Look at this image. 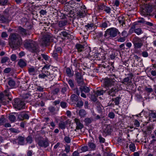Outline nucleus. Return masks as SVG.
I'll return each mask as SVG.
<instances>
[{
    "mask_svg": "<svg viewBox=\"0 0 156 156\" xmlns=\"http://www.w3.org/2000/svg\"><path fill=\"white\" fill-rule=\"evenodd\" d=\"M9 45L12 48H17L22 43V40L20 36L16 33H12L9 36Z\"/></svg>",
    "mask_w": 156,
    "mask_h": 156,
    "instance_id": "nucleus-1",
    "label": "nucleus"
},
{
    "mask_svg": "<svg viewBox=\"0 0 156 156\" xmlns=\"http://www.w3.org/2000/svg\"><path fill=\"white\" fill-rule=\"evenodd\" d=\"M25 48L32 53H37L39 51V47L37 43L31 39H27L24 41Z\"/></svg>",
    "mask_w": 156,
    "mask_h": 156,
    "instance_id": "nucleus-2",
    "label": "nucleus"
},
{
    "mask_svg": "<svg viewBox=\"0 0 156 156\" xmlns=\"http://www.w3.org/2000/svg\"><path fill=\"white\" fill-rule=\"evenodd\" d=\"M118 34H120L118 30L116 28L112 27L106 30L104 34V36L106 38L111 39L115 37Z\"/></svg>",
    "mask_w": 156,
    "mask_h": 156,
    "instance_id": "nucleus-3",
    "label": "nucleus"
},
{
    "mask_svg": "<svg viewBox=\"0 0 156 156\" xmlns=\"http://www.w3.org/2000/svg\"><path fill=\"white\" fill-rule=\"evenodd\" d=\"M9 90L10 88H9L8 86H7L6 89L4 91L5 94L2 93H0V102L3 105H5L9 102L8 99H9L10 101L12 100L11 98H9Z\"/></svg>",
    "mask_w": 156,
    "mask_h": 156,
    "instance_id": "nucleus-4",
    "label": "nucleus"
},
{
    "mask_svg": "<svg viewBox=\"0 0 156 156\" xmlns=\"http://www.w3.org/2000/svg\"><path fill=\"white\" fill-rule=\"evenodd\" d=\"M53 39L50 34H45L43 36L40 41V43L42 46H48L53 41Z\"/></svg>",
    "mask_w": 156,
    "mask_h": 156,
    "instance_id": "nucleus-5",
    "label": "nucleus"
},
{
    "mask_svg": "<svg viewBox=\"0 0 156 156\" xmlns=\"http://www.w3.org/2000/svg\"><path fill=\"white\" fill-rule=\"evenodd\" d=\"M13 107L19 110L24 109L25 108V103L24 102L19 98H15L12 102Z\"/></svg>",
    "mask_w": 156,
    "mask_h": 156,
    "instance_id": "nucleus-6",
    "label": "nucleus"
},
{
    "mask_svg": "<svg viewBox=\"0 0 156 156\" xmlns=\"http://www.w3.org/2000/svg\"><path fill=\"white\" fill-rule=\"evenodd\" d=\"M132 42L134 45V48L135 49H140L143 45V40L137 37H134L133 38Z\"/></svg>",
    "mask_w": 156,
    "mask_h": 156,
    "instance_id": "nucleus-7",
    "label": "nucleus"
},
{
    "mask_svg": "<svg viewBox=\"0 0 156 156\" xmlns=\"http://www.w3.org/2000/svg\"><path fill=\"white\" fill-rule=\"evenodd\" d=\"M115 76V74H113L111 76V78H105L104 80V85L106 87H108L113 85L115 81V80L113 77Z\"/></svg>",
    "mask_w": 156,
    "mask_h": 156,
    "instance_id": "nucleus-8",
    "label": "nucleus"
},
{
    "mask_svg": "<svg viewBox=\"0 0 156 156\" xmlns=\"http://www.w3.org/2000/svg\"><path fill=\"white\" fill-rule=\"evenodd\" d=\"M152 8L149 5H146L143 8L141 11L142 15L145 16H153L151 14L152 12Z\"/></svg>",
    "mask_w": 156,
    "mask_h": 156,
    "instance_id": "nucleus-9",
    "label": "nucleus"
},
{
    "mask_svg": "<svg viewBox=\"0 0 156 156\" xmlns=\"http://www.w3.org/2000/svg\"><path fill=\"white\" fill-rule=\"evenodd\" d=\"M106 93L108 94L112 97L115 96V94L119 91V88L117 86H115L111 88H108L107 90Z\"/></svg>",
    "mask_w": 156,
    "mask_h": 156,
    "instance_id": "nucleus-10",
    "label": "nucleus"
},
{
    "mask_svg": "<svg viewBox=\"0 0 156 156\" xmlns=\"http://www.w3.org/2000/svg\"><path fill=\"white\" fill-rule=\"evenodd\" d=\"M39 78L45 79L47 78L49 80H52L53 78V76L52 74H51L48 71H44V73H42L38 75Z\"/></svg>",
    "mask_w": 156,
    "mask_h": 156,
    "instance_id": "nucleus-11",
    "label": "nucleus"
},
{
    "mask_svg": "<svg viewBox=\"0 0 156 156\" xmlns=\"http://www.w3.org/2000/svg\"><path fill=\"white\" fill-rule=\"evenodd\" d=\"M79 89L80 90V93H81V97L84 98H86L87 96L85 94L83 93V92L85 93H88L90 91V89L89 88L85 86L84 85L82 87H79Z\"/></svg>",
    "mask_w": 156,
    "mask_h": 156,
    "instance_id": "nucleus-12",
    "label": "nucleus"
},
{
    "mask_svg": "<svg viewBox=\"0 0 156 156\" xmlns=\"http://www.w3.org/2000/svg\"><path fill=\"white\" fill-rule=\"evenodd\" d=\"M128 76L126 77L121 82V83L126 84L127 83L128 84H130L132 83V79L134 76L133 74L132 73L128 74Z\"/></svg>",
    "mask_w": 156,
    "mask_h": 156,
    "instance_id": "nucleus-13",
    "label": "nucleus"
},
{
    "mask_svg": "<svg viewBox=\"0 0 156 156\" xmlns=\"http://www.w3.org/2000/svg\"><path fill=\"white\" fill-rule=\"evenodd\" d=\"M38 144L41 147L46 148L48 147L49 144V140L47 138H46L43 140L38 141Z\"/></svg>",
    "mask_w": 156,
    "mask_h": 156,
    "instance_id": "nucleus-14",
    "label": "nucleus"
},
{
    "mask_svg": "<svg viewBox=\"0 0 156 156\" xmlns=\"http://www.w3.org/2000/svg\"><path fill=\"white\" fill-rule=\"evenodd\" d=\"M17 31L22 36H26L28 35V30L25 29L20 26L18 27Z\"/></svg>",
    "mask_w": 156,
    "mask_h": 156,
    "instance_id": "nucleus-15",
    "label": "nucleus"
},
{
    "mask_svg": "<svg viewBox=\"0 0 156 156\" xmlns=\"http://www.w3.org/2000/svg\"><path fill=\"white\" fill-rule=\"evenodd\" d=\"M74 121L76 124V129L75 130V131H76V129H81L83 127V125L81 123L80 120L76 118L74 119Z\"/></svg>",
    "mask_w": 156,
    "mask_h": 156,
    "instance_id": "nucleus-16",
    "label": "nucleus"
},
{
    "mask_svg": "<svg viewBox=\"0 0 156 156\" xmlns=\"http://www.w3.org/2000/svg\"><path fill=\"white\" fill-rule=\"evenodd\" d=\"M29 118L28 115L22 112L18 115V119L20 120H23L24 119H28Z\"/></svg>",
    "mask_w": 156,
    "mask_h": 156,
    "instance_id": "nucleus-17",
    "label": "nucleus"
},
{
    "mask_svg": "<svg viewBox=\"0 0 156 156\" xmlns=\"http://www.w3.org/2000/svg\"><path fill=\"white\" fill-rule=\"evenodd\" d=\"M8 84L10 87V89L16 88V87L15 82L12 79H9L8 82Z\"/></svg>",
    "mask_w": 156,
    "mask_h": 156,
    "instance_id": "nucleus-18",
    "label": "nucleus"
},
{
    "mask_svg": "<svg viewBox=\"0 0 156 156\" xmlns=\"http://www.w3.org/2000/svg\"><path fill=\"white\" fill-rule=\"evenodd\" d=\"M17 114L16 112L12 113L9 114V119L12 122H14L15 121L16 118L14 115H17Z\"/></svg>",
    "mask_w": 156,
    "mask_h": 156,
    "instance_id": "nucleus-19",
    "label": "nucleus"
},
{
    "mask_svg": "<svg viewBox=\"0 0 156 156\" xmlns=\"http://www.w3.org/2000/svg\"><path fill=\"white\" fill-rule=\"evenodd\" d=\"M135 29L134 30V32L138 35H139L143 33V32L141 29L140 28H137L135 29V26H132L130 29L131 30H133V29Z\"/></svg>",
    "mask_w": 156,
    "mask_h": 156,
    "instance_id": "nucleus-20",
    "label": "nucleus"
},
{
    "mask_svg": "<svg viewBox=\"0 0 156 156\" xmlns=\"http://www.w3.org/2000/svg\"><path fill=\"white\" fill-rule=\"evenodd\" d=\"M22 96L23 99L27 101H29L30 100L31 95L29 93L23 94Z\"/></svg>",
    "mask_w": 156,
    "mask_h": 156,
    "instance_id": "nucleus-21",
    "label": "nucleus"
},
{
    "mask_svg": "<svg viewBox=\"0 0 156 156\" xmlns=\"http://www.w3.org/2000/svg\"><path fill=\"white\" fill-rule=\"evenodd\" d=\"M76 16L77 17V18L79 19L84 17L85 16V13L80 10H79L78 11L76 12Z\"/></svg>",
    "mask_w": 156,
    "mask_h": 156,
    "instance_id": "nucleus-22",
    "label": "nucleus"
},
{
    "mask_svg": "<svg viewBox=\"0 0 156 156\" xmlns=\"http://www.w3.org/2000/svg\"><path fill=\"white\" fill-rule=\"evenodd\" d=\"M18 140V144L20 145H23L24 144V142L25 140V138L24 137L19 136L17 139Z\"/></svg>",
    "mask_w": 156,
    "mask_h": 156,
    "instance_id": "nucleus-23",
    "label": "nucleus"
},
{
    "mask_svg": "<svg viewBox=\"0 0 156 156\" xmlns=\"http://www.w3.org/2000/svg\"><path fill=\"white\" fill-rule=\"evenodd\" d=\"M18 64L19 66L22 68H23L27 66V63L26 62L22 59H20L19 60Z\"/></svg>",
    "mask_w": 156,
    "mask_h": 156,
    "instance_id": "nucleus-24",
    "label": "nucleus"
},
{
    "mask_svg": "<svg viewBox=\"0 0 156 156\" xmlns=\"http://www.w3.org/2000/svg\"><path fill=\"white\" fill-rule=\"evenodd\" d=\"M70 100L72 102L75 103L78 101L79 98L76 95L73 94L71 96Z\"/></svg>",
    "mask_w": 156,
    "mask_h": 156,
    "instance_id": "nucleus-25",
    "label": "nucleus"
},
{
    "mask_svg": "<svg viewBox=\"0 0 156 156\" xmlns=\"http://www.w3.org/2000/svg\"><path fill=\"white\" fill-rule=\"evenodd\" d=\"M111 128L109 126L107 125L105 127L103 128V132L107 134H110L111 132Z\"/></svg>",
    "mask_w": 156,
    "mask_h": 156,
    "instance_id": "nucleus-26",
    "label": "nucleus"
},
{
    "mask_svg": "<svg viewBox=\"0 0 156 156\" xmlns=\"http://www.w3.org/2000/svg\"><path fill=\"white\" fill-rule=\"evenodd\" d=\"M67 124V122L66 121L65 122H63L61 121L58 124L59 127L62 129H64L66 127V126Z\"/></svg>",
    "mask_w": 156,
    "mask_h": 156,
    "instance_id": "nucleus-27",
    "label": "nucleus"
},
{
    "mask_svg": "<svg viewBox=\"0 0 156 156\" xmlns=\"http://www.w3.org/2000/svg\"><path fill=\"white\" fill-rule=\"evenodd\" d=\"M76 48L77 49L78 51L80 52L84 48V46L80 44H77L76 45Z\"/></svg>",
    "mask_w": 156,
    "mask_h": 156,
    "instance_id": "nucleus-28",
    "label": "nucleus"
},
{
    "mask_svg": "<svg viewBox=\"0 0 156 156\" xmlns=\"http://www.w3.org/2000/svg\"><path fill=\"white\" fill-rule=\"evenodd\" d=\"M121 98V97L119 96L115 98H112V101H114L115 105H118L119 104V100Z\"/></svg>",
    "mask_w": 156,
    "mask_h": 156,
    "instance_id": "nucleus-29",
    "label": "nucleus"
},
{
    "mask_svg": "<svg viewBox=\"0 0 156 156\" xmlns=\"http://www.w3.org/2000/svg\"><path fill=\"white\" fill-rule=\"evenodd\" d=\"M67 23V20H60L58 23L59 27H62L66 25Z\"/></svg>",
    "mask_w": 156,
    "mask_h": 156,
    "instance_id": "nucleus-30",
    "label": "nucleus"
},
{
    "mask_svg": "<svg viewBox=\"0 0 156 156\" xmlns=\"http://www.w3.org/2000/svg\"><path fill=\"white\" fill-rule=\"evenodd\" d=\"M79 115L81 117H84L86 114V112L85 110L83 109H81L79 111Z\"/></svg>",
    "mask_w": 156,
    "mask_h": 156,
    "instance_id": "nucleus-31",
    "label": "nucleus"
},
{
    "mask_svg": "<svg viewBox=\"0 0 156 156\" xmlns=\"http://www.w3.org/2000/svg\"><path fill=\"white\" fill-rule=\"evenodd\" d=\"M76 81L78 84V85L80 87H82L85 85L83 78L81 79H79L76 80Z\"/></svg>",
    "mask_w": 156,
    "mask_h": 156,
    "instance_id": "nucleus-32",
    "label": "nucleus"
},
{
    "mask_svg": "<svg viewBox=\"0 0 156 156\" xmlns=\"http://www.w3.org/2000/svg\"><path fill=\"white\" fill-rule=\"evenodd\" d=\"M94 25V24L93 23H88L87 25L85 26V27L87 30L88 29L92 30Z\"/></svg>",
    "mask_w": 156,
    "mask_h": 156,
    "instance_id": "nucleus-33",
    "label": "nucleus"
},
{
    "mask_svg": "<svg viewBox=\"0 0 156 156\" xmlns=\"http://www.w3.org/2000/svg\"><path fill=\"white\" fill-rule=\"evenodd\" d=\"M75 75L76 76V80L83 78V76L82 75V73L77 72L75 73Z\"/></svg>",
    "mask_w": 156,
    "mask_h": 156,
    "instance_id": "nucleus-34",
    "label": "nucleus"
},
{
    "mask_svg": "<svg viewBox=\"0 0 156 156\" xmlns=\"http://www.w3.org/2000/svg\"><path fill=\"white\" fill-rule=\"evenodd\" d=\"M119 23L123 27V25L125 24V20L123 16L119 17L118 18Z\"/></svg>",
    "mask_w": 156,
    "mask_h": 156,
    "instance_id": "nucleus-35",
    "label": "nucleus"
},
{
    "mask_svg": "<svg viewBox=\"0 0 156 156\" xmlns=\"http://www.w3.org/2000/svg\"><path fill=\"white\" fill-rule=\"evenodd\" d=\"M72 8H75V10L77 12L78 10H80V8L81 6H80V4L78 3H76L75 4L73 5V6L72 7Z\"/></svg>",
    "mask_w": 156,
    "mask_h": 156,
    "instance_id": "nucleus-36",
    "label": "nucleus"
},
{
    "mask_svg": "<svg viewBox=\"0 0 156 156\" xmlns=\"http://www.w3.org/2000/svg\"><path fill=\"white\" fill-rule=\"evenodd\" d=\"M26 141L27 143L31 144L33 141V139L32 136H28L26 138Z\"/></svg>",
    "mask_w": 156,
    "mask_h": 156,
    "instance_id": "nucleus-37",
    "label": "nucleus"
},
{
    "mask_svg": "<svg viewBox=\"0 0 156 156\" xmlns=\"http://www.w3.org/2000/svg\"><path fill=\"white\" fill-rule=\"evenodd\" d=\"M106 92V90L104 91L103 90H97L96 91L95 94L98 95H103V94Z\"/></svg>",
    "mask_w": 156,
    "mask_h": 156,
    "instance_id": "nucleus-38",
    "label": "nucleus"
},
{
    "mask_svg": "<svg viewBox=\"0 0 156 156\" xmlns=\"http://www.w3.org/2000/svg\"><path fill=\"white\" fill-rule=\"evenodd\" d=\"M0 20L1 21L2 23H6L8 22V19L7 17L3 16H2L0 17Z\"/></svg>",
    "mask_w": 156,
    "mask_h": 156,
    "instance_id": "nucleus-39",
    "label": "nucleus"
},
{
    "mask_svg": "<svg viewBox=\"0 0 156 156\" xmlns=\"http://www.w3.org/2000/svg\"><path fill=\"white\" fill-rule=\"evenodd\" d=\"M8 0H0V5L5 6L8 4Z\"/></svg>",
    "mask_w": 156,
    "mask_h": 156,
    "instance_id": "nucleus-40",
    "label": "nucleus"
},
{
    "mask_svg": "<svg viewBox=\"0 0 156 156\" xmlns=\"http://www.w3.org/2000/svg\"><path fill=\"white\" fill-rule=\"evenodd\" d=\"M89 147L92 150H94L96 148L95 144L93 143L90 142L88 143Z\"/></svg>",
    "mask_w": 156,
    "mask_h": 156,
    "instance_id": "nucleus-41",
    "label": "nucleus"
},
{
    "mask_svg": "<svg viewBox=\"0 0 156 156\" xmlns=\"http://www.w3.org/2000/svg\"><path fill=\"white\" fill-rule=\"evenodd\" d=\"M9 130L12 133H18L20 131L18 129H15L14 128H10L9 129Z\"/></svg>",
    "mask_w": 156,
    "mask_h": 156,
    "instance_id": "nucleus-42",
    "label": "nucleus"
},
{
    "mask_svg": "<svg viewBox=\"0 0 156 156\" xmlns=\"http://www.w3.org/2000/svg\"><path fill=\"white\" fill-rule=\"evenodd\" d=\"M77 103L76 104V106L78 108H80L83 105V102L82 100L79 101H77Z\"/></svg>",
    "mask_w": 156,
    "mask_h": 156,
    "instance_id": "nucleus-43",
    "label": "nucleus"
},
{
    "mask_svg": "<svg viewBox=\"0 0 156 156\" xmlns=\"http://www.w3.org/2000/svg\"><path fill=\"white\" fill-rule=\"evenodd\" d=\"M93 120L91 118H87L85 119L84 122L86 124H90Z\"/></svg>",
    "mask_w": 156,
    "mask_h": 156,
    "instance_id": "nucleus-44",
    "label": "nucleus"
},
{
    "mask_svg": "<svg viewBox=\"0 0 156 156\" xmlns=\"http://www.w3.org/2000/svg\"><path fill=\"white\" fill-rule=\"evenodd\" d=\"M105 5L103 4H101L98 5V9L100 11L104 10Z\"/></svg>",
    "mask_w": 156,
    "mask_h": 156,
    "instance_id": "nucleus-45",
    "label": "nucleus"
},
{
    "mask_svg": "<svg viewBox=\"0 0 156 156\" xmlns=\"http://www.w3.org/2000/svg\"><path fill=\"white\" fill-rule=\"evenodd\" d=\"M9 60V59L8 57L5 56L2 58L1 60V62L2 63H4Z\"/></svg>",
    "mask_w": 156,
    "mask_h": 156,
    "instance_id": "nucleus-46",
    "label": "nucleus"
},
{
    "mask_svg": "<svg viewBox=\"0 0 156 156\" xmlns=\"http://www.w3.org/2000/svg\"><path fill=\"white\" fill-rule=\"evenodd\" d=\"M111 9L109 7L105 5L104 9V11L105 12L107 13L110 14L111 12Z\"/></svg>",
    "mask_w": 156,
    "mask_h": 156,
    "instance_id": "nucleus-47",
    "label": "nucleus"
},
{
    "mask_svg": "<svg viewBox=\"0 0 156 156\" xmlns=\"http://www.w3.org/2000/svg\"><path fill=\"white\" fill-rule=\"evenodd\" d=\"M66 73L67 74L68 76L70 77L71 76H72L71 73V71L70 68H67L66 69Z\"/></svg>",
    "mask_w": 156,
    "mask_h": 156,
    "instance_id": "nucleus-48",
    "label": "nucleus"
},
{
    "mask_svg": "<svg viewBox=\"0 0 156 156\" xmlns=\"http://www.w3.org/2000/svg\"><path fill=\"white\" fill-rule=\"evenodd\" d=\"M68 89V87L67 86H65L62 87L61 90L62 93L63 94H65L66 93V92L67 90Z\"/></svg>",
    "mask_w": 156,
    "mask_h": 156,
    "instance_id": "nucleus-49",
    "label": "nucleus"
},
{
    "mask_svg": "<svg viewBox=\"0 0 156 156\" xmlns=\"http://www.w3.org/2000/svg\"><path fill=\"white\" fill-rule=\"evenodd\" d=\"M5 119L4 118L3 116H1L0 118V126L3 125L5 122Z\"/></svg>",
    "mask_w": 156,
    "mask_h": 156,
    "instance_id": "nucleus-50",
    "label": "nucleus"
},
{
    "mask_svg": "<svg viewBox=\"0 0 156 156\" xmlns=\"http://www.w3.org/2000/svg\"><path fill=\"white\" fill-rule=\"evenodd\" d=\"M129 147L131 151L134 152L135 151V147L134 144H130L129 146Z\"/></svg>",
    "mask_w": 156,
    "mask_h": 156,
    "instance_id": "nucleus-51",
    "label": "nucleus"
},
{
    "mask_svg": "<svg viewBox=\"0 0 156 156\" xmlns=\"http://www.w3.org/2000/svg\"><path fill=\"white\" fill-rule=\"evenodd\" d=\"M145 90L147 93H150L153 91V89L152 88H148L147 87H145Z\"/></svg>",
    "mask_w": 156,
    "mask_h": 156,
    "instance_id": "nucleus-52",
    "label": "nucleus"
},
{
    "mask_svg": "<svg viewBox=\"0 0 156 156\" xmlns=\"http://www.w3.org/2000/svg\"><path fill=\"white\" fill-rule=\"evenodd\" d=\"M90 98L91 100L94 102H95L97 100L95 96L93 94L90 95Z\"/></svg>",
    "mask_w": 156,
    "mask_h": 156,
    "instance_id": "nucleus-53",
    "label": "nucleus"
},
{
    "mask_svg": "<svg viewBox=\"0 0 156 156\" xmlns=\"http://www.w3.org/2000/svg\"><path fill=\"white\" fill-rule=\"evenodd\" d=\"M98 138L99 139V142L101 143H103L105 142V139L103 138L101 135H99Z\"/></svg>",
    "mask_w": 156,
    "mask_h": 156,
    "instance_id": "nucleus-54",
    "label": "nucleus"
},
{
    "mask_svg": "<svg viewBox=\"0 0 156 156\" xmlns=\"http://www.w3.org/2000/svg\"><path fill=\"white\" fill-rule=\"evenodd\" d=\"M60 106L63 108H65L67 107V103L65 102L62 101L60 103Z\"/></svg>",
    "mask_w": 156,
    "mask_h": 156,
    "instance_id": "nucleus-55",
    "label": "nucleus"
},
{
    "mask_svg": "<svg viewBox=\"0 0 156 156\" xmlns=\"http://www.w3.org/2000/svg\"><path fill=\"white\" fill-rule=\"evenodd\" d=\"M52 57L57 61L58 60V54L56 51H54L52 54Z\"/></svg>",
    "mask_w": 156,
    "mask_h": 156,
    "instance_id": "nucleus-56",
    "label": "nucleus"
},
{
    "mask_svg": "<svg viewBox=\"0 0 156 156\" xmlns=\"http://www.w3.org/2000/svg\"><path fill=\"white\" fill-rule=\"evenodd\" d=\"M56 52H57L58 53L61 55L62 52V50L60 47H58L56 48Z\"/></svg>",
    "mask_w": 156,
    "mask_h": 156,
    "instance_id": "nucleus-57",
    "label": "nucleus"
},
{
    "mask_svg": "<svg viewBox=\"0 0 156 156\" xmlns=\"http://www.w3.org/2000/svg\"><path fill=\"white\" fill-rule=\"evenodd\" d=\"M65 141L67 143H69L71 141L70 138L67 136H65L64 138Z\"/></svg>",
    "mask_w": 156,
    "mask_h": 156,
    "instance_id": "nucleus-58",
    "label": "nucleus"
},
{
    "mask_svg": "<svg viewBox=\"0 0 156 156\" xmlns=\"http://www.w3.org/2000/svg\"><path fill=\"white\" fill-rule=\"evenodd\" d=\"M108 116L110 118L113 119L115 118V115L113 112H111L108 114Z\"/></svg>",
    "mask_w": 156,
    "mask_h": 156,
    "instance_id": "nucleus-59",
    "label": "nucleus"
},
{
    "mask_svg": "<svg viewBox=\"0 0 156 156\" xmlns=\"http://www.w3.org/2000/svg\"><path fill=\"white\" fill-rule=\"evenodd\" d=\"M17 58V57L15 54H12L10 57V59L12 61H15Z\"/></svg>",
    "mask_w": 156,
    "mask_h": 156,
    "instance_id": "nucleus-60",
    "label": "nucleus"
},
{
    "mask_svg": "<svg viewBox=\"0 0 156 156\" xmlns=\"http://www.w3.org/2000/svg\"><path fill=\"white\" fill-rule=\"evenodd\" d=\"M60 35H62L63 36L67 37V35H69V34L67 33L66 31H63L60 34Z\"/></svg>",
    "mask_w": 156,
    "mask_h": 156,
    "instance_id": "nucleus-61",
    "label": "nucleus"
},
{
    "mask_svg": "<svg viewBox=\"0 0 156 156\" xmlns=\"http://www.w3.org/2000/svg\"><path fill=\"white\" fill-rule=\"evenodd\" d=\"M68 83L71 87L72 88L74 87V85L73 80L70 79L69 80Z\"/></svg>",
    "mask_w": 156,
    "mask_h": 156,
    "instance_id": "nucleus-62",
    "label": "nucleus"
},
{
    "mask_svg": "<svg viewBox=\"0 0 156 156\" xmlns=\"http://www.w3.org/2000/svg\"><path fill=\"white\" fill-rule=\"evenodd\" d=\"M125 41V37H120L117 40L118 42H123Z\"/></svg>",
    "mask_w": 156,
    "mask_h": 156,
    "instance_id": "nucleus-63",
    "label": "nucleus"
},
{
    "mask_svg": "<svg viewBox=\"0 0 156 156\" xmlns=\"http://www.w3.org/2000/svg\"><path fill=\"white\" fill-rule=\"evenodd\" d=\"M150 116L151 117H152L153 118H156V112H151L150 113Z\"/></svg>",
    "mask_w": 156,
    "mask_h": 156,
    "instance_id": "nucleus-64",
    "label": "nucleus"
}]
</instances>
